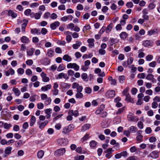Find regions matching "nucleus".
<instances>
[{
  "label": "nucleus",
  "mask_w": 160,
  "mask_h": 160,
  "mask_svg": "<svg viewBox=\"0 0 160 160\" xmlns=\"http://www.w3.org/2000/svg\"><path fill=\"white\" fill-rule=\"evenodd\" d=\"M17 23L18 24H22V30L23 33L25 32V28L28 23V21L27 20H23L22 21L21 20L18 19L17 20Z\"/></svg>",
  "instance_id": "obj_1"
},
{
  "label": "nucleus",
  "mask_w": 160,
  "mask_h": 160,
  "mask_svg": "<svg viewBox=\"0 0 160 160\" xmlns=\"http://www.w3.org/2000/svg\"><path fill=\"white\" fill-rule=\"evenodd\" d=\"M57 142L59 145L65 146L68 144V141L67 138H61L57 140Z\"/></svg>",
  "instance_id": "obj_2"
},
{
  "label": "nucleus",
  "mask_w": 160,
  "mask_h": 160,
  "mask_svg": "<svg viewBox=\"0 0 160 160\" xmlns=\"http://www.w3.org/2000/svg\"><path fill=\"white\" fill-rule=\"evenodd\" d=\"M68 68H73L74 70L78 71L79 70L80 67L76 63H69L67 65Z\"/></svg>",
  "instance_id": "obj_3"
},
{
  "label": "nucleus",
  "mask_w": 160,
  "mask_h": 160,
  "mask_svg": "<svg viewBox=\"0 0 160 160\" xmlns=\"http://www.w3.org/2000/svg\"><path fill=\"white\" fill-rule=\"evenodd\" d=\"M148 12V10L146 8L144 9L142 11V17L143 19H141V24L145 20H147L148 19V16L147 15Z\"/></svg>",
  "instance_id": "obj_4"
},
{
  "label": "nucleus",
  "mask_w": 160,
  "mask_h": 160,
  "mask_svg": "<svg viewBox=\"0 0 160 160\" xmlns=\"http://www.w3.org/2000/svg\"><path fill=\"white\" fill-rule=\"evenodd\" d=\"M66 152V149L64 148H61L56 150L54 153L55 155L59 156L63 155Z\"/></svg>",
  "instance_id": "obj_5"
},
{
  "label": "nucleus",
  "mask_w": 160,
  "mask_h": 160,
  "mask_svg": "<svg viewBox=\"0 0 160 160\" xmlns=\"http://www.w3.org/2000/svg\"><path fill=\"white\" fill-rule=\"evenodd\" d=\"M72 125H70L67 127L64 128L62 129V133L64 134L68 133L72 129Z\"/></svg>",
  "instance_id": "obj_6"
},
{
  "label": "nucleus",
  "mask_w": 160,
  "mask_h": 160,
  "mask_svg": "<svg viewBox=\"0 0 160 160\" xmlns=\"http://www.w3.org/2000/svg\"><path fill=\"white\" fill-rule=\"evenodd\" d=\"M105 95L108 98H112L115 96V92L113 90H111L107 92Z\"/></svg>",
  "instance_id": "obj_7"
},
{
  "label": "nucleus",
  "mask_w": 160,
  "mask_h": 160,
  "mask_svg": "<svg viewBox=\"0 0 160 160\" xmlns=\"http://www.w3.org/2000/svg\"><path fill=\"white\" fill-rule=\"evenodd\" d=\"M41 76L42 78V81L45 82H48L49 81V77H47V74L44 72H42L41 74Z\"/></svg>",
  "instance_id": "obj_8"
},
{
  "label": "nucleus",
  "mask_w": 160,
  "mask_h": 160,
  "mask_svg": "<svg viewBox=\"0 0 160 160\" xmlns=\"http://www.w3.org/2000/svg\"><path fill=\"white\" fill-rule=\"evenodd\" d=\"M58 78L59 79H62L63 78L65 80H68L69 78V77L67 74L61 72L58 75Z\"/></svg>",
  "instance_id": "obj_9"
},
{
  "label": "nucleus",
  "mask_w": 160,
  "mask_h": 160,
  "mask_svg": "<svg viewBox=\"0 0 160 160\" xmlns=\"http://www.w3.org/2000/svg\"><path fill=\"white\" fill-rule=\"evenodd\" d=\"M125 96L126 97L125 100L126 101L132 103L134 102L133 99L131 98L129 94L128 93L127 94H125Z\"/></svg>",
  "instance_id": "obj_10"
},
{
  "label": "nucleus",
  "mask_w": 160,
  "mask_h": 160,
  "mask_svg": "<svg viewBox=\"0 0 160 160\" xmlns=\"http://www.w3.org/2000/svg\"><path fill=\"white\" fill-rule=\"evenodd\" d=\"M72 88L73 89L76 88L77 90H80L81 89H83V87L81 86L76 83L74 82L72 85Z\"/></svg>",
  "instance_id": "obj_11"
},
{
  "label": "nucleus",
  "mask_w": 160,
  "mask_h": 160,
  "mask_svg": "<svg viewBox=\"0 0 160 160\" xmlns=\"http://www.w3.org/2000/svg\"><path fill=\"white\" fill-rule=\"evenodd\" d=\"M149 155L152 158L156 159L158 157V152L157 151H155L152 152Z\"/></svg>",
  "instance_id": "obj_12"
},
{
  "label": "nucleus",
  "mask_w": 160,
  "mask_h": 160,
  "mask_svg": "<svg viewBox=\"0 0 160 160\" xmlns=\"http://www.w3.org/2000/svg\"><path fill=\"white\" fill-rule=\"evenodd\" d=\"M14 71L12 68H9L8 70L5 72V75L7 76H8L10 74L13 75L14 74Z\"/></svg>",
  "instance_id": "obj_13"
},
{
  "label": "nucleus",
  "mask_w": 160,
  "mask_h": 160,
  "mask_svg": "<svg viewBox=\"0 0 160 160\" xmlns=\"http://www.w3.org/2000/svg\"><path fill=\"white\" fill-rule=\"evenodd\" d=\"M60 25L59 22L56 21L54 22L51 24L50 27L51 28L52 30L55 29L57 27H58Z\"/></svg>",
  "instance_id": "obj_14"
},
{
  "label": "nucleus",
  "mask_w": 160,
  "mask_h": 160,
  "mask_svg": "<svg viewBox=\"0 0 160 160\" xmlns=\"http://www.w3.org/2000/svg\"><path fill=\"white\" fill-rule=\"evenodd\" d=\"M88 42L89 43L88 46L89 48H92L94 46V40L93 38L88 39L87 40Z\"/></svg>",
  "instance_id": "obj_15"
},
{
  "label": "nucleus",
  "mask_w": 160,
  "mask_h": 160,
  "mask_svg": "<svg viewBox=\"0 0 160 160\" xmlns=\"http://www.w3.org/2000/svg\"><path fill=\"white\" fill-rule=\"evenodd\" d=\"M51 87L52 86L51 84H48L42 87L41 88V90L42 91L46 92L51 89Z\"/></svg>",
  "instance_id": "obj_16"
},
{
  "label": "nucleus",
  "mask_w": 160,
  "mask_h": 160,
  "mask_svg": "<svg viewBox=\"0 0 160 160\" xmlns=\"http://www.w3.org/2000/svg\"><path fill=\"white\" fill-rule=\"evenodd\" d=\"M68 114L73 116L75 117H77L79 115V113L77 110H70L69 111Z\"/></svg>",
  "instance_id": "obj_17"
},
{
  "label": "nucleus",
  "mask_w": 160,
  "mask_h": 160,
  "mask_svg": "<svg viewBox=\"0 0 160 160\" xmlns=\"http://www.w3.org/2000/svg\"><path fill=\"white\" fill-rule=\"evenodd\" d=\"M83 89H81L80 90H77V93L75 95V97L76 98H81L83 97V95L81 92Z\"/></svg>",
  "instance_id": "obj_18"
},
{
  "label": "nucleus",
  "mask_w": 160,
  "mask_h": 160,
  "mask_svg": "<svg viewBox=\"0 0 160 160\" xmlns=\"http://www.w3.org/2000/svg\"><path fill=\"white\" fill-rule=\"evenodd\" d=\"M82 44V42L80 41H77L75 44H73L72 48L74 49H77Z\"/></svg>",
  "instance_id": "obj_19"
},
{
  "label": "nucleus",
  "mask_w": 160,
  "mask_h": 160,
  "mask_svg": "<svg viewBox=\"0 0 160 160\" xmlns=\"http://www.w3.org/2000/svg\"><path fill=\"white\" fill-rule=\"evenodd\" d=\"M91 125L90 124H84L82 127L81 131L82 132L85 131L89 129Z\"/></svg>",
  "instance_id": "obj_20"
},
{
  "label": "nucleus",
  "mask_w": 160,
  "mask_h": 160,
  "mask_svg": "<svg viewBox=\"0 0 160 160\" xmlns=\"http://www.w3.org/2000/svg\"><path fill=\"white\" fill-rule=\"evenodd\" d=\"M42 12L41 11H39L38 13H32L31 14L32 15V14H34V18L36 19H39L40 18L41 15L42 14Z\"/></svg>",
  "instance_id": "obj_21"
},
{
  "label": "nucleus",
  "mask_w": 160,
  "mask_h": 160,
  "mask_svg": "<svg viewBox=\"0 0 160 160\" xmlns=\"http://www.w3.org/2000/svg\"><path fill=\"white\" fill-rule=\"evenodd\" d=\"M63 59L64 60L68 62H70L72 60L71 57L68 54H65L63 57Z\"/></svg>",
  "instance_id": "obj_22"
},
{
  "label": "nucleus",
  "mask_w": 160,
  "mask_h": 160,
  "mask_svg": "<svg viewBox=\"0 0 160 160\" xmlns=\"http://www.w3.org/2000/svg\"><path fill=\"white\" fill-rule=\"evenodd\" d=\"M8 16H11L12 18H15L17 16V14L13 11L9 10L8 11Z\"/></svg>",
  "instance_id": "obj_23"
},
{
  "label": "nucleus",
  "mask_w": 160,
  "mask_h": 160,
  "mask_svg": "<svg viewBox=\"0 0 160 160\" xmlns=\"http://www.w3.org/2000/svg\"><path fill=\"white\" fill-rule=\"evenodd\" d=\"M21 41L23 43H28L30 40L26 36H23L21 38Z\"/></svg>",
  "instance_id": "obj_24"
},
{
  "label": "nucleus",
  "mask_w": 160,
  "mask_h": 160,
  "mask_svg": "<svg viewBox=\"0 0 160 160\" xmlns=\"http://www.w3.org/2000/svg\"><path fill=\"white\" fill-rule=\"evenodd\" d=\"M12 149V148L10 147H7L5 150L4 153L5 154L9 155L11 154V150Z\"/></svg>",
  "instance_id": "obj_25"
},
{
  "label": "nucleus",
  "mask_w": 160,
  "mask_h": 160,
  "mask_svg": "<svg viewBox=\"0 0 160 160\" xmlns=\"http://www.w3.org/2000/svg\"><path fill=\"white\" fill-rule=\"evenodd\" d=\"M44 152L42 150H40L37 153V156L38 158H42L44 155Z\"/></svg>",
  "instance_id": "obj_26"
},
{
  "label": "nucleus",
  "mask_w": 160,
  "mask_h": 160,
  "mask_svg": "<svg viewBox=\"0 0 160 160\" xmlns=\"http://www.w3.org/2000/svg\"><path fill=\"white\" fill-rule=\"evenodd\" d=\"M47 54L48 57H52L54 55V51L53 50L50 49L48 50Z\"/></svg>",
  "instance_id": "obj_27"
},
{
  "label": "nucleus",
  "mask_w": 160,
  "mask_h": 160,
  "mask_svg": "<svg viewBox=\"0 0 160 160\" xmlns=\"http://www.w3.org/2000/svg\"><path fill=\"white\" fill-rule=\"evenodd\" d=\"M12 90L16 96H19L21 93L20 90L18 88H14Z\"/></svg>",
  "instance_id": "obj_28"
},
{
  "label": "nucleus",
  "mask_w": 160,
  "mask_h": 160,
  "mask_svg": "<svg viewBox=\"0 0 160 160\" xmlns=\"http://www.w3.org/2000/svg\"><path fill=\"white\" fill-rule=\"evenodd\" d=\"M151 43L148 40H146L143 41L142 44L144 46L147 47L151 45Z\"/></svg>",
  "instance_id": "obj_29"
},
{
  "label": "nucleus",
  "mask_w": 160,
  "mask_h": 160,
  "mask_svg": "<svg viewBox=\"0 0 160 160\" xmlns=\"http://www.w3.org/2000/svg\"><path fill=\"white\" fill-rule=\"evenodd\" d=\"M36 120V119L35 117L33 116H32L30 119V126H32L35 123Z\"/></svg>",
  "instance_id": "obj_30"
},
{
  "label": "nucleus",
  "mask_w": 160,
  "mask_h": 160,
  "mask_svg": "<svg viewBox=\"0 0 160 160\" xmlns=\"http://www.w3.org/2000/svg\"><path fill=\"white\" fill-rule=\"evenodd\" d=\"M82 79L84 81L87 82L88 81V75L86 73H83L81 76Z\"/></svg>",
  "instance_id": "obj_31"
},
{
  "label": "nucleus",
  "mask_w": 160,
  "mask_h": 160,
  "mask_svg": "<svg viewBox=\"0 0 160 160\" xmlns=\"http://www.w3.org/2000/svg\"><path fill=\"white\" fill-rule=\"evenodd\" d=\"M34 51V48H31L28 49L27 52V55L29 56H32Z\"/></svg>",
  "instance_id": "obj_32"
},
{
  "label": "nucleus",
  "mask_w": 160,
  "mask_h": 160,
  "mask_svg": "<svg viewBox=\"0 0 160 160\" xmlns=\"http://www.w3.org/2000/svg\"><path fill=\"white\" fill-rule=\"evenodd\" d=\"M89 134H86L81 139V141L82 142L87 140L89 138Z\"/></svg>",
  "instance_id": "obj_33"
},
{
  "label": "nucleus",
  "mask_w": 160,
  "mask_h": 160,
  "mask_svg": "<svg viewBox=\"0 0 160 160\" xmlns=\"http://www.w3.org/2000/svg\"><path fill=\"white\" fill-rule=\"evenodd\" d=\"M48 121L47 120L43 122H42L39 125V128L40 129H42L45 126L48 124Z\"/></svg>",
  "instance_id": "obj_34"
},
{
  "label": "nucleus",
  "mask_w": 160,
  "mask_h": 160,
  "mask_svg": "<svg viewBox=\"0 0 160 160\" xmlns=\"http://www.w3.org/2000/svg\"><path fill=\"white\" fill-rule=\"evenodd\" d=\"M112 26V24L111 23L107 27L105 31L106 33H108L111 31Z\"/></svg>",
  "instance_id": "obj_35"
},
{
  "label": "nucleus",
  "mask_w": 160,
  "mask_h": 160,
  "mask_svg": "<svg viewBox=\"0 0 160 160\" xmlns=\"http://www.w3.org/2000/svg\"><path fill=\"white\" fill-rule=\"evenodd\" d=\"M63 88H68L70 87V85L65 82H62L61 85Z\"/></svg>",
  "instance_id": "obj_36"
},
{
  "label": "nucleus",
  "mask_w": 160,
  "mask_h": 160,
  "mask_svg": "<svg viewBox=\"0 0 160 160\" xmlns=\"http://www.w3.org/2000/svg\"><path fill=\"white\" fill-rule=\"evenodd\" d=\"M120 38L123 39H125L128 36V34L125 32H122L120 35Z\"/></svg>",
  "instance_id": "obj_37"
},
{
  "label": "nucleus",
  "mask_w": 160,
  "mask_h": 160,
  "mask_svg": "<svg viewBox=\"0 0 160 160\" xmlns=\"http://www.w3.org/2000/svg\"><path fill=\"white\" fill-rule=\"evenodd\" d=\"M130 150L131 152L133 153L135 152H138V151L139 150V149L137 148L135 146H133L130 148Z\"/></svg>",
  "instance_id": "obj_38"
},
{
  "label": "nucleus",
  "mask_w": 160,
  "mask_h": 160,
  "mask_svg": "<svg viewBox=\"0 0 160 160\" xmlns=\"http://www.w3.org/2000/svg\"><path fill=\"white\" fill-rule=\"evenodd\" d=\"M84 158V156L83 155H77L74 157V160H83Z\"/></svg>",
  "instance_id": "obj_39"
},
{
  "label": "nucleus",
  "mask_w": 160,
  "mask_h": 160,
  "mask_svg": "<svg viewBox=\"0 0 160 160\" xmlns=\"http://www.w3.org/2000/svg\"><path fill=\"white\" fill-rule=\"evenodd\" d=\"M134 116L132 113H130L128 115L127 118L128 120L133 122Z\"/></svg>",
  "instance_id": "obj_40"
},
{
  "label": "nucleus",
  "mask_w": 160,
  "mask_h": 160,
  "mask_svg": "<svg viewBox=\"0 0 160 160\" xmlns=\"http://www.w3.org/2000/svg\"><path fill=\"white\" fill-rule=\"evenodd\" d=\"M31 33L32 34H36L37 35H40L41 34L40 32H39L38 29L36 28H33L31 30Z\"/></svg>",
  "instance_id": "obj_41"
},
{
  "label": "nucleus",
  "mask_w": 160,
  "mask_h": 160,
  "mask_svg": "<svg viewBox=\"0 0 160 160\" xmlns=\"http://www.w3.org/2000/svg\"><path fill=\"white\" fill-rule=\"evenodd\" d=\"M157 29L154 28L153 29L151 30L150 31H149L148 32V34L149 35H152L153 34H155L157 33Z\"/></svg>",
  "instance_id": "obj_42"
},
{
  "label": "nucleus",
  "mask_w": 160,
  "mask_h": 160,
  "mask_svg": "<svg viewBox=\"0 0 160 160\" xmlns=\"http://www.w3.org/2000/svg\"><path fill=\"white\" fill-rule=\"evenodd\" d=\"M52 101V99L50 97L48 98L44 102V104L46 105H48L50 104Z\"/></svg>",
  "instance_id": "obj_43"
},
{
  "label": "nucleus",
  "mask_w": 160,
  "mask_h": 160,
  "mask_svg": "<svg viewBox=\"0 0 160 160\" xmlns=\"http://www.w3.org/2000/svg\"><path fill=\"white\" fill-rule=\"evenodd\" d=\"M116 39L114 38L110 39L108 42V44L110 46H112L114 43H116Z\"/></svg>",
  "instance_id": "obj_44"
},
{
  "label": "nucleus",
  "mask_w": 160,
  "mask_h": 160,
  "mask_svg": "<svg viewBox=\"0 0 160 160\" xmlns=\"http://www.w3.org/2000/svg\"><path fill=\"white\" fill-rule=\"evenodd\" d=\"M65 67L63 64H60L58 67L57 70L58 72L61 71L65 69Z\"/></svg>",
  "instance_id": "obj_45"
},
{
  "label": "nucleus",
  "mask_w": 160,
  "mask_h": 160,
  "mask_svg": "<svg viewBox=\"0 0 160 160\" xmlns=\"http://www.w3.org/2000/svg\"><path fill=\"white\" fill-rule=\"evenodd\" d=\"M89 144L91 147L94 148L97 144V142L95 141H92L90 142Z\"/></svg>",
  "instance_id": "obj_46"
},
{
  "label": "nucleus",
  "mask_w": 160,
  "mask_h": 160,
  "mask_svg": "<svg viewBox=\"0 0 160 160\" xmlns=\"http://www.w3.org/2000/svg\"><path fill=\"white\" fill-rule=\"evenodd\" d=\"M153 58V56L151 54L148 55L146 57V60L148 61H151Z\"/></svg>",
  "instance_id": "obj_47"
},
{
  "label": "nucleus",
  "mask_w": 160,
  "mask_h": 160,
  "mask_svg": "<svg viewBox=\"0 0 160 160\" xmlns=\"http://www.w3.org/2000/svg\"><path fill=\"white\" fill-rule=\"evenodd\" d=\"M155 5L153 3H151L149 4V5L148 8L149 9L151 10L154 9L155 7Z\"/></svg>",
  "instance_id": "obj_48"
},
{
  "label": "nucleus",
  "mask_w": 160,
  "mask_h": 160,
  "mask_svg": "<svg viewBox=\"0 0 160 160\" xmlns=\"http://www.w3.org/2000/svg\"><path fill=\"white\" fill-rule=\"evenodd\" d=\"M156 64V62L155 61H153L149 63V66L151 67L155 68Z\"/></svg>",
  "instance_id": "obj_49"
},
{
  "label": "nucleus",
  "mask_w": 160,
  "mask_h": 160,
  "mask_svg": "<svg viewBox=\"0 0 160 160\" xmlns=\"http://www.w3.org/2000/svg\"><path fill=\"white\" fill-rule=\"evenodd\" d=\"M137 130V128L133 126H132L129 128V131L131 132H135Z\"/></svg>",
  "instance_id": "obj_50"
},
{
  "label": "nucleus",
  "mask_w": 160,
  "mask_h": 160,
  "mask_svg": "<svg viewBox=\"0 0 160 160\" xmlns=\"http://www.w3.org/2000/svg\"><path fill=\"white\" fill-rule=\"evenodd\" d=\"M5 129H9L12 126L11 124H8L7 123H5L3 125Z\"/></svg>",
  "instance_id": "obj_51"
},
{
  "label": "nucleus",
  "mask_w": 160,
  "mask_h": 160,
  "mask_svg": "<svg viewBox=\"0 0 160 160\" xmlns=\"http://www.w3.org/2000/svg\"><path fill=\"white\" fill-rule=\"evenodd\" d=\"M158 103L155 101H153L152 104V107L154 109H156L158 107Z\"/></svg>",
  "instance_id": "obj_52"
},
{
  "label": "nucleus",
  "mask_w": 160,
  "mask_h": 160,
  "mask_svg": "<svg viewBox=\"0 0 160 160\" xmlns=\"http://www.w3.org/2000/svg\"><path fill=\"white\" fill-rule=\"evenodd\" d=\"M125 77L123 76H120L119 77V82L120 83H122L125 80Z\"/></svg>",
  "instance_id": "obj_53"
},
{
  "label": "nucleus",
  "mask_w": 160,
  "mask_h": 160,
  "mask_svg": "<svg viewBox=\"0 0 160 160\" xmlns=\"http://www.w3.org/2000/svg\"><path fill=\"white\" fill-rule=\"evenodd\" d=\"M154 78V76L151 74H148L146 77V79L147 80H151Z\"/></svg>",
  "instance_id": "obj_54"
},
{
  "label": "nucleus",
  "mask_w": 160,
  "mask_h": 160,
  "mask_svg": "<svg viewBox=\"0 0 160 160\" xmlns=\"http://www.w3.org/2000/svg\"><path fill=\"white\" fill-rule=\"evenodd\" d=\"M85 90V92L88 94H90L92 92V89L89 87L86 88Z\"/></svg>",
  "instance_id": "obj_55"
},
{
  "label": "nucleus",
  "mask_w": 160,
  "mask_h": 160,
  "mask_svg": "<svg viewBox=\"0 0 160 160\" xmlns=\"http://www.w3.org/2000/svg\"><path fill=\"white\" fill-rule=\"evenodd\" d=\"M125 108V107H123L122 108L119 109L117 111L116 114H121L123 112Z\"/></svg>",
  "instance_id": "obj_56"
},
{
  "label": "nucleus",
  "mask_w": 160,
  "mask_h": 160,
  "mask_svg": "<svg viewBox=\"0 0 160 160\" xmlns=\"http://www.w3.org/2000/svg\"><path fill=\"white\" fill-rule=\"evenodd\" d=\"M90 29V26L89 25H87L84 26L83 28L82 31L84 32H85L87 30H89Z\"/></svg>",
  "instance_id": "obj_57"
},
{
  "label": "nucleus",
  "mask_w": 160,
  "mask_h": 160,
  "mask_svg": "<svg viewBox=\"0 0 160 160\" xmlns=\"http://www.w3.org/2000/svg\"><path fill=\"white\" fill-rule=\"evenodd\" d=\"M68 74L69 76H73L74 74V72L72 70L70 69L68 70Z\"/></svg>",
  "instance_id": "obj_58"
},
{
  "label": "nucleus",
  "mask_w": 160,
  "mask_h": 160,
  "mask_svg": "<svg viewBox=\"0 0 160 160\" xmlns=\"http://www.w3.org/2000/svg\"><path fill=\"white\" fill-rule=\"evenodd\" d=\"M16 143L17 147H20L22 146L23 144L22 141L21 140H20L18 141H16Z\"/></svg>",
  "instance_id": "obj_59"
},
{
  "label": "nucleus",
  "mask_w": 160,
  "mask_h": 160,
  "mask_svg": "<svg viewBox=\"0 0 160 160\" xmlns=\"http://www.w3.org/2000/svg\"><path fill=\"white\" fill-rule=\"evenodd\" d=\"M26 64L28 66H31L33 63V61L31 59L28 60L26 62Z\"/></svg>",
  "instance_id": "obj_60"
},
{
  "label": "nucleus",
  "mask_w": 160,
  "mask_h": 160,
  "mask_svg": "<svg viewBox=\"0 0 160 160\" xmlns=\"http://www.w3.org/2000/svg\"><path fill=\"white\" fill-rule=\"evenodd\" d=\"M37 108L39 109H42L44 108V104L41 102H40L37 104Z\"/></svg>",
  "instance_id": "obj_61"
},
{
  "label": "nucleus",
  "mask_w": 160,
  "mask_h": 160,
  "mask_svg": "<svg viewBox=\"0 0 160 160\" xmlns=\"http://www.w3.org/2000/svg\"><path fill=\"white\" fill-rule=\"evenodd\" d=\"M36 95H35L31 96L29 98L30 101L32 102H34L36 100Z\"/></svg>",
  "instance_id": "obj_62"
},
{
  "label": "nucleus",
  "mask_w": 160,
  "mask_h": 160,
  "mask_svg": "<svg viewBox=\"0 0 160 160\" xmlns=\"http://www.w3.org/2000/svg\"><path fill=\"white\" fill-rule=\"evenodd\" d=\"M41 99L44 100L46 99L48 97L47 95L45 94H42L41 95Z\"/></svg>",
  "instance_id": "obj_63"
},
{
  "label": "nucleus",
  "mask_w": 160,
  "mask_h": 160,
  "mask_svg": "<svg viewBox=\"0 0 160 160\" xmlns=\"http://www.w3.org/2000/svg\"><path fill=\"white\" fill-rule=\"evenodd\" d=\"M24 70L21 68L18 69L17 70L18 73L21 75L24 72Z\"/></svg>",
  "instance_id": "obj_64"
}]
</instances>
